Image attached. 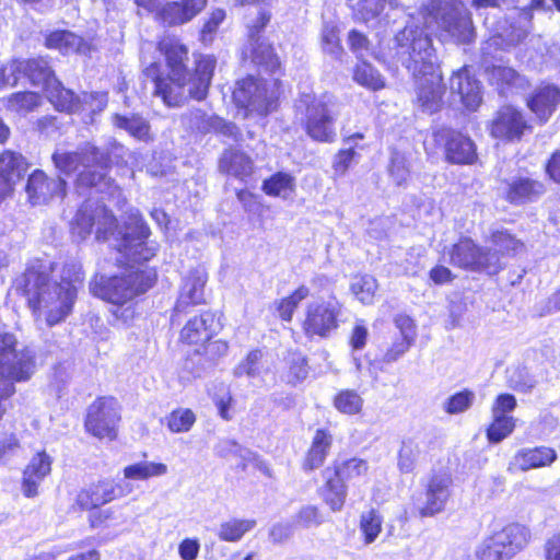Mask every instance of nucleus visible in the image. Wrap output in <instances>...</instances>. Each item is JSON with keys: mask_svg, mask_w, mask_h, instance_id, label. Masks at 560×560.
<instances>
[{"mask_svg": "<svg viewBox=\"0 0 560 560\" xmlns=\"http://www.w3.org/2000/svg\"><path fill=\"white\" fill-rule=\"evenodd\" d=\"M487 538L498 551H502L504 560H511L527 546L530 534L525 526L513 523L492 533Z\"/></svg>", "mask_w": 560, "mask_h": 560, "instance_id": "18", "label": "nucleus"}, {"mask_svg": "<svg viewBox=\"0 0 560 560\" xmlns=\"http://www.w3.org/2000/svg\"><path fill=\"white\" fill-rule=\"evenodd\" d=\"M516 406V398L513 395L501 394L495 398L491 407V415L509 416L508 413L512 412Z\"/></svg>", "mask_w": 560, "mask_h": 560, "instance_id": "62", "label": "nucleus"}, {"mask_svg": "<svg viewBox=\"0 0 560 560\" xmlns=\"http://www.w3.org/2000/svg\"><path fill=\"white\" fill-rule=\"evenodd\" d=\"M289 371L285 381L289 384H296L306 378L308 368L305 358L300 353H293L289 360Z\"/></svg>", "mask_w": 560, "mask_h": 560, "instance_id": "54", "label": "nucleus"}, {"mask_svg": "<svg viewBox=\"0 0 560 560\" xmlns=\"http://www.w3.org/2000/svg\"><path fill=\"white\" fill-rule=\"evenodd\" d=\"M219 167L221 172L240 179L252 175L254 170L252 159L245 153L234 149L226 150L222 154Z\"/></svg>", "mask_w": 560, "mask_h": 560, "instance_id": "30", "label": "nucleus"}, {"mask_svg": "<svg viewBox=\"0 0 560 560\" xmlns=\"http://www.w3.org/2000/svg\"><path fill=\"white\" fill-rule=\"evenodd\" d=\"M46 46L60 50L62 54H70L73 51L85 52L86 45L83 39L75 34L67 31H57L51 33L46 38Z\"/></svg>", "mask_w": 560, "mask_h": 560, "instance_id": "38", "label": "nucleus"}, {"mask_svg": "<svg viewBox=\"0 0 560 560\" xmlns=\"http://www.w3.org/2000/svg\"><path fill=\"white\" fill-rule=\"evenodd\" d=\"M474 400L475 394L465 389L448 397L443 404V409L450 415L462 413L470 408Z\"/></svg>", "mask_w": 560, "mask_h": 560, "instance_id": "53", "label": "nucleus"}, {"mask_svg": "<svg viewBox=\"0 0 560 560\" xmlns=\"http://www.w3.org/2000/svg\"><path fill=\"white\" fill-rule=\"evenodd\" d=\"M452 478L446 475H434L428 483L424 503L418 508L421 517H431L441 513L451 497Z\"/></svg>", "mask_w": 560, "mask_h": 560, "instance_id": "19", "label": "nucleus"}, {"mask_svg": "<svg viewBox=\"0 0 560 560\" xmlns=\"http://www.w3.org/2000/svg\"><path fill=\"white\" fill-rule=\"evenodd\" d=\"M396 49L402 65L420 75L417 84V102L423 112L435 113L442 106L444 86L442 74L435 67L436 56L432 40L418 25L410 23L396 36Z\"/></svg>", "mask_w": 560, "mask_h": 560, "instance_id": "2", "label": "nucleus"}, {"mask_svg": "<svg viewBox=\"0 0 560 560\" xmlns=\"http://www.w3.org/2000/svg\"><path fill=\"white\" fill-rule=\"evenodd\" d=\"M335 408L345 415H357L362 410L363 398L353 389H343L334 398Z\"/></svg>", "mask_w": 560, "mask_h": 560, "instance_id": "46", "label": "nucleus"}, {"mask_svg": "<svg viewBox=\"0 0 560 560\" xmlns=\"http://www.w3.org/2000/svg\"><path fill=\"white\" fill-rule=\"evenodd\" d=\"M118 234L121 235L118 252L129 262L140 264L151 259L156 254L158 246L147 241L150 231L141 218L132 217L131 226H128L125 233L118 232Z\"/></svg>", "mask_w": 560, "mask_h": 560, "instance_id": "14", "label": "nucleus"}, {"mask_svg": "<svg viewBox=\"0 0 560 560\" xmlns=\"http://www.w3.org/2000/svg\"><path fill=\"white\" fill-rule=\"evenodd\" d=\"M96 226L95 236L98 241H106L115 233L116 220L114 215L103 206L91 209L84 205L75 214L71 224V232L74 237L84 241Z\"/></svg>", "mask_w": 560, "mask_h": 560, "instance_id": "13", "label": "nucleus"}, {"mask_svg": "<svg viewBox=\"0 0 560 560\" xmlns=\"http://www.w3.org/2000/svg\"><path fill=\"white\" fill-rule=\"evenodd\" d=\"M331 470L334 476L339 477L343 482L361 480L368 475L369 464L362 458L353 457L336 465Z\"/></svg>", "mask_w": 560, "mask_h": 560, "instance_id": "40", "label": "nucleus"}, {"mask_svg": "<svg viewBox=\"0 0 560 560\" xmlns=\"http://www.w3.org/2000/svg\"><path fill=\"white\" fill-rule=\"evenodd\" d=\"M323 474L325 478L323 489L324 501L331 511L338 512L343 508L347 497V487L339 477L334 476L330 467H327Z\"/></svg>", "mask_w": 560, "mask_h": 560, "instance_id": "32", "label": "nucleus"}, {"mask_svg": "<svg viewBox=\"0 0 560 560\" xmlns=\"http://www.w3.org/2000/svg\"><path fill=\"white\" fill-rule=\"evenodd\" d=\"M155 280L154 269L131 266L119 275L95 276L90 291L112 305L110 314L116 324L128 325L136 316V298L145 293Z\"/></svg>", "mask_w": 560, "mask_h": 560, "instance_id": "3", "label": "nucleus"}, {"mask_svg": "<svg viewBox=\"0 0 560 560\" xmlns=\"http://www.w3.org/2000/svg\"><path fill=\"white\" fill-rule=\"evenodd\" d=\"M434 141L444 147L446 160L454 164H471L477 155L474 142L466 136L448 128L433 132Z\"/></svg>", "mask_w": 560, "mask_h": 560, "instance_id": "16", "label": "nucleus"}, {"mask_svg": "<svg viewBox=\"0 0 560 560\" xmlns=\"http://www.w3.org/2000/svg\"><path fill=\"white\" fill-rule=\"evenodd\" d=\"M377 289V280L371 275L354 276L350 282L351 293L363 305H371L374 303Z\"/></svg>", "mask_w": 560, "mask_h": 560, "instance_id": "39", "label": "nucleus"}, {"mask_svg": "<svg viewBox=\"0 0 560 560\" xmlns=\"http://www.w3.org/2000/svg\"><path fill=\"white\" fill-rule=\"evenodd\" d=\"M35 371L34 354L26 347H20L16 337L0 332V380L13 383L25 382Z\"/></svg>", "mask_w": 560, "mask_h": 560, "instance_id": "8", "label": "nucleus"}, {"mask_svg": "<svg viewBox=\"0 0 560 560\" xmlns=\"http://www.w3.org/2000/svg\"><path fill=\"white\" fill-rule=\"evenodd\" d=\"M47 98L54 105L57 110L74 113L81 109H85V106L90 104V109L102 110L107 104V94L96 93L88 94L84 93L83 97L75 96L72 91L67 90L56 79L50 81V84L45 89Z\"/></svg>", "mask_w": 560, "mask_h": 560, "instance_id": "15", "label": "nucleus"}, {"mask_svg": "<svg viewBox=\"0 0 560 560\" xmlns=\"http://www.w3.org/2000/svg\"><path fill=\"white\" fill-rule=\"evenodd\" d=\"M196 422V416L188 408H179L170 413L167 417V428L173 433L188 432Z\"/></svg>", "mask_w": 560, "mask_h": 560, "instance_id": "49", "label": "nucleus"}, {"mask_svg": "<svg viewBox=\"0 0 560 560\" xmlns=\"http://www.w3.org/2000/svg\"><path fill=\"white\" fill-rule=\"evenodd\" d=\"M133 491L130 482L116 485L112 480H101L90 488L82 490L77 498L78 504L85 510L95 509L113 501L116 498L125 497Z\"/></svg>", "mask_w": 560, "mask_h": 560, "instance_id": "17", "label": "nucleus"}, {"mask_svg": "<svg viewBox=\"0 0 560 560\" xmlns=\"http://www.w3.org/2000/svg\"><path fill=\"white\" fill-rule=\"evenodd\" d=\"M208 275L203 267L192 269L185 278L176 303V310L182 311L190 304L203 301V288Z\"/></svg>", "mask_w": 560, "mask_h": 560, "instance_id": "25", "label": "nucleus"}, {"mask_svg": "<svg viewBox=\"0 0 560 560\" xmlns=\"http://www.w3.org/2000/svg\"><path fill=\"white\" fill-rule=\"evenodd\" d=\"M224 18L225 12L222 9H217L211 12L210 18L206 21L201 30V40L203 43H210L212 40L213 34L217 32Z\"/></svg>", "mask_w": 560, "mask_h": 560, "instance_id": "61", "label": "nucleus"}, {"mask_svg": "<svg viewBox=\"0 0 560 560\" xmlns=\"http://www.w3.org/2000/svg\"><path fill=\"white\" fill-rule=\"evenodd\" d=\"M26 170L27 164L21 154L5 151L0 155V178L7 182L10 192Z\"/></svg>", "mask_w": 560, "mask_h": 560, "instance_id": "34", "label": "nucleus"}, {"mask_svg": "<svg viewBox=\"0 0 560 560\" xmlns=\"http://www.w3.org/2000/svg\"><path fill=\"white\" fill-rule=\"evenodd\" d=\"M83 281L81 268L65 266L60 281L50 279L47 268H30L23 276V291L37 319L48 326L63 322L71 313Z\"/></svg>", "mask_w": 560, "mask_h": 560, "instance_id": "1", "label": "nucleus"}, {"mask_svg": "<svg viewBox=\"0 0 560 560\" xmlns=\"http://www.w3.org/2000/svg\"><path fill=\"white\" fill-rule=\"evenodd\" d=\"M255 526V520L230 518L219 525L217 536L222 541L237 542Z\"/></svg>", "mask_w": 560, "mask_h": 560, "instance_id": "37", "label": "nucleus"}, {"mask_svg": "<svg viewBox=\"0 0 560 560\" xmlns=\"http://www.w3.org/2000/svg\"><path fill=\"white\" fill-rule=\"evenodd\" d=\"M323 516L314 505L302 508L294 517V523L302 527L318 526L323 523Z\"/></svg>", "mask_w": 560, "mask_h": 560, "instance_id": "59", "label": "nucleus"}, {"mask_svg": "<svg viewBox=\"0 0 560 560\" xmlns=\"http://www.w3.org/2000/svg\"><path fill=\"white\" fill-rule=\"evenodd\" d=\"M332 436L323 429L315 432L312 445L305 457L303 468L305 470H314L320 467L330 450Z\"/></svg>", "mask_w": 560, "mask_h": 560, "instance_id": "33", "label": "nucleus"}, {"mask_svg": "<svg viewBox=\"0 0 560 560\" xmlns=\"http://www.w3.org/2000/svg\"><path fill=\"white\" fill-rule=\"evenodd\" d=\"M228 343L223 340L217 339L206 341V343L196 348L195 351L199 354H203L209 360H217L223 357L228 352Z\"/></svg>", "mask_w": 560, "mask_h": 560, "instance_id": "60", "label": "nucleus"}, {"mask_svg": "<svg viewBox=\"0 0 560 560\" xmlns=\"http://www.w3.org/2000/svg\"><path fill=\"white\" fill-rule=\"evenodd\" d=\"M475 560H504L502 551H498L486 537L475 550Z\"/></svg>", "mask_w": 560, "mask_h": 560, "instance_id": "63", "label": "nucleus"}, {"mask_svg": "<svg viewBox=\"0 0 560 560\" xmlns=\"http://www.w3.org/2000/svg\"><path fill=\"white\" fill-rule=\"evenodd\" d=\"M490 81L503 91L505 86H523L524 80L512 68L498 66L491 69Z\"/></svg>", "mask_w": 560, "mask_h": 560, "instance_id": "48", "label": "nucleus"}, {"mask_svg": "<svg viewBox=\"0 0 560 560\" xmlns=\"http://www.w3.org/2000/svg\"><path fill=\"white\" fill-rule=\"evenodd\" d=\"M450 262L463 269L482 270L488 273H497L501 268L497 253L478 247L470 238H462L453 245Z\"/></svg>", "mask_w": 560, "mask_h": 560, "instance_id": "11", "label": "nucleus"}, {"mask_svg": "<svg viewBox=\"0 0 560 560\" xmlns=\"http://www.w3.org/2000/svg\"><path fill=\"white\" fill-rule=\"evenodd\" d=\"M542 191V185L529 179H518L510 185L508 199L511 202L521 203L530 200Z\"/></svg>", "mask_w": 560, "mask_h": 560, "instance_id": "43", "label": "nucleus"}, {"mask_svg": "<svg viewBox=\"0 0 560 560\" xmlns=\"http://www.w3.org/2000/svg\"><path fill=\"white\" fill-rule=\"evenodd\" d=\"M168 472V467L164 463L156 462H137L126 466L122 469L124 478L130 481H144L151 478H159Z\"/></svg>", "mask_w": 560, "mask_h": 560, "instance_id": "35", "label": "nucleus"}, {"mask_svg": "<svg viewBox=\"0 0 560 560\" xmlns=\"http://www.w3.org/2000/svg\"><path fill=\"white\" fill-rule=\"evenodd\" d=\"M341 311L342 304L334 296L308 303L303 320L305 335L308 337H327L338 327Z\"/></svg>", "mask_w": 560, "mask_h": 560, "instance_id": "12", "label": "nucleus"}, {"mask_svg": "<svg viewBox=\"0 0 560 560\" xmlns=\"http://www.w3.org/2000/svg\"><path fill=\"white\" fill-rule=\"evenodd\" d=\"M360 528L366 544L373 542L382 530V517L375 510L361 515Z\"/></svg>", "mask_w": 560, "mask_h": 560, "instance_id": "52", "label": "nucleus"}, {"mask_svg": "<svg viewBox=\"0 0 560 560\" xmlns=\"http://www.w3.org/2000/svg\"><path fill=\"white\" fill-rule=\"evenodd\" d=\"M296 110L305 116V127L308 136L322 142L335 139L334 122L338 116V104L330 96L319 98L308 94L301 96Z\"/></svg>", "mask_w": 560, "mask_h": 560, "instance_id": "7", "label": "nucleus"}, {"mask_svg": "<svg viewBox=\"0 0 560 560\" xmlns=\"http://www.w3.org/2000/svg\"><path fill=\"white\" fill-rule=\"evenodd\" d=\"M51 457L45 452H37L23 470L22 493L26 498L38 494V487L51 471Z\"/></svg>", "mask_w": 560, "mask_h": 560, "instance_id": "21", "label": "nucleus"}, {"mask_svg": "<svg viewBox=\"0 0 560 560\" xmlns=\"http://www.w3.org/2000/svg\"><path fill=\"white\" fill-rule=\"evenodd\" d=\"M308 294V288L301 285L291 295L282 299L278 305L280 317L285 322H290L300 302L306 299Z\"/></svg>", "mask_w": 560, "mask_h": 560, "instance_id": "50", "label": "nucleus"}, {"mask_svg": "<svg viewBox=\"0 0 560 560\" xmlns=\"http://www.w3.org/2000/svg\"><path fill=\"white\" fill-rule=\"evenodd\" d=\"M66 183L61 178H48L42 171H35L28 177L26 192L32 205L48 202L55 197H63Z\"/></svg>", "mask_w": 560, "mask_h": 560, "instance_id": "20", "label": "nucleus"}, {"mask_svg": "<svg viewBox=\"0 0 560 560\" xmlns=\"http://www.w3.org/2000/svg\"><path fill=\"white\" fill-rule=\"evenodd\" d=\"M40 103V97L34 92H20L8 100V107L16 113L25 114L35 109Z\"/></svg>", "mask_w": 560, "mask_h": 560, "instance_id": "51", "label": "nucleus"}, {"mask_svg": "<svg viewBox=\"0 0 560 560\" xmlns=\"http://www.w3.org/2000/svg\"><path fill=\"white\" fill-rule=\"evenodd\" d=\"M277 81L271 83L254 77L245 78L237 82L233 91L234 102L250 113L260 116L267 115L277 98Z\"/></svg>", "mask_w": 560, "mask_h": 560, "instance_id": "9", "label": "nucleus"}, {"mask_svg": "<svg viewBox=\"0 0 560 560\" xmlns=\"http://www.w3.org/2000/svg\"><path fill=\"white\" fill-rule=\"evenodd\" d=\"M18 70L23 72L34 85L43 86L44 90L56 80L48 62L42 58L18 61V65L11 67V72Z\"/></svg>", "mask_w": 560, "mask_h": 560, "instance_id": "31", "label": "nucleus"}, {"mask_svg": "<svg viewBox=\"0 0 560 560\" xmlns=\"http://www.w3.org/2000/svg\"><path fill=\"white\" fill-rule=\"evenodd\" d=\"M560 104V89L552 84L538 86L528 100V107L540 121H547Z\"/></svg>", "mask_w": 560, "mask_h": 560, "instance_id": "27", "label": "nucleus"}, {"mask_svg": "<svg viewBox=\"0 0 560 560\" xmlns=\"http://www.w3.org/2000/svg\"><path fill=\"white\" fill-rule=\"evenodd\" d=\"M421 15L427 27L435 31L442 40L466 44L475 38L471 15L458 0H429Z\"/></svg>", "mask_w": 560, "mask_h": 560, "instance_id": "5", "label": "nucleus"}, {"mask_svg": "<svg viewBox=\"0 0 560 560\" xmlns=\"http://www.w3.org/2000/svg\"><path fill=\"white\" fill-rule=\"evenodd\" d=\"M264 191L273 197L288 199L294 191V177L287 173H277L264 182Z\"/></svg>", "mask_w": 560, "mask_h": 560, "instance_id": "41", "label": "nucleus"}, {"mask_svg": "<svg viewBox=\"0 0 560 560\" xmlns=\"http://www.w3.org/2000/svg\"><path fill=\"white\" fill-rule=\"evenodd\" d=\"M160 50L165 57L168 72L174 75L188 73L185 62L188 59V49L175 37H165L160 42Z\"/></svg>", "mask_w": 560, "mask_h": 560, "instance_id": "29", "label": "nucleus"}, {"mask_svg": "<svg viewBox=\"0 0 560 560\" xmlns=\"http://www.w3.org/2000/svg\"><path fill=\"white\" fill-rule=\"evenodd\" d=\"M249 51V57L252 58L254 63L258 66H264L266 67L267 70L271 72L279 68L280 62L278 60V57L275 55L271 45L267 43L264 38L252 36Z\"/></svg>", "mask_w": 560, "mask_h": 560, "instance_id": "36", "label": "nucleus"}, {"mask_svg": "<svg viewBox=\"0 0 560 560\" xmlns=\"http://www.w3.org/2000/svg\"><path fill=\"white\" fill-rule=\"evenodd\" d=\"M113 122L117 128L125 129L128 133L139 140H148L150 126L149 124L139 116H120L115 115Z\"/></svg>", "mask_w": 560, "mask_h": 560, "instance_id": "45", "label": "nucleus"}, {"mask_svg": "<svg viewBox=\"0 0 560 560\" xmlns=\"http://www.w3.org/2000/svg\"><path fill=\"white\" fill-rule=\"evenodd\" d=\"M215 62L213 56L199 57L194 75L189 73L174 75L168 72L166 77H163L156 74L155 63L148 67L145 73L154 77V94L160 96L165 105L176 107L184 104L189 97L200 101L207 96Z\"/></svg>", "mask_w": 560, "mask_h": 560, "instance_id": "4", "label": "nucleus"}, {"mask_svg": "<svg viewBox=\"0 0 560 560\" xmlns=\"http://www.w3.org/2000/svg\"><path fill=\"white\" fill-rule=\"evenodd\" d=\"M556 459L557 452L551 447L538 446L534 448H522L513 456L508 470L511 472L527 471L529 469L549 466Z\"/></svg>", "mask_w": 560, "mask_h": 560, "instance_id": "23", "label": "nucleus"}, {"mask_svg": "<svg viewBox=\"0 0 560 560\" xmlns=\"http://www.w3.org/2000/svg\"><path fill=\"white\" fill-rule=\"evenodd\" d=\"M450 89L457 94L463 105L469 110H476L481 103L480 83L464 67L456 71L450 81Z\"/></svg>", "mask_w": 560, "mask_h": 560, "instance_id": "22", "label": "nucleus"}, {"mask_svg": "<svg viewBox=\"0 0 560 560\" xmlns=\"http://www.w3.org/2000/svg\"><path fill=\"white\" fill-rule=\"evenodd\" d=\"M196 119L197 121L192 127L200 131H207L209 130V127H212L225 136L236 137L237 128L233 124L225 122L219 118L212 119L211 121L205 120V115H201L200 113L196 115Z\"/></svg>", "mask_w": 560, "mask_h": 560, "instance_id": "55", "label": "nucleus"}, {"mask_svg": "<svg viewBox=\"0 0 560 560\" xmlns=\"http://www.w3.org/2000/svg\"><path fill=\"white\" fill-rule=\"evenodd\" d=\"M388 174L395 185L407 184L410 178V161L407 154L397 150L392 151Z\"/></svg>", "mask_w": 560, "mask_h": 560, "instance_id": "42", "label": "nucleus"}, {"mask_svg": "<svg viewBox=\"0 0 560 560\" xmlns=\"http://www.w3.org/2000/svg\"><path fill=\"white\" fill-rule=\"evenodd\" d=\"M357 83L371 90H380L385 85L382 75L369 63H359L353 73Z\"/></svg>", "mask_w": 560, "mask_h": 560, "instance_id": "47", "label": "nucleus"}, {"mask_svg": "<svg viewBox=\"0 0 560 560\" xmlns=\"http://www.w3.org/2000/svg\"><path fill=\"white\" fill-rule=\"evenodd\" d=\"M526 125L521 115L511 106L503 107L491 126V135L495 138L513 140L520 138Z\"/></svg>", "mask_w": 560, "mask_h": 560, "instance_id": "26", "label": "nucleus"}, {"mask_svg": "<svg viewBox=\"0 0 560 560\" xmlns=\"http://www.w3.org/2000/svg\"><path fill=\"white\" fill-rule=\"evenodd\" d=\"M420 450L412 442H404L399 451L398 467L402 472H410L413 470Z\"/></svg>", "mask_w": 560, "mask_h": 560, "instance_id": "57", "label": "nucleus"}, {"mask_svg": "<svg viewBox=\"0 0 560 560\" xmlns=\"http://www.w3.org/2000/svg\"><path fill=\"white\" fill-rule=\"evenodd\" d=\"M215 317L211 313H202L190 318L180 331V340L197 348L209 341L215 334Z\"/></svg>", "mask_w": 560, "mask_h": 560, "instance_id": "24", "label": "nucleus"}, {"mask_svg": "<svg viewBox=\"0 0 560 560\" xmlns=\"http://www.w3.org/2000/svg\"><path fill=\"white\" fill-rule=\"evenodd\" d=\"M262 353L260 350L250 351L246 358L237 364L234 370L236 376L246 375L248 377H255L259 374V363L261 361Z\"/></svg>", "mask_w": 560, "mask_h": 560, "instance_id": "56", "label": "nucleus"}, {"mask_svg": "<svg viewBox=\"0 0 560 560\" xmlns=\"http://www.w3.org/2000/svg\"><path fill=\"white\" fill-rule=\"evenodd\" d=\"M494 247L490 248L491 253H497L501 258V255L509 254L510 252H517L523 245L515 240L511 234L505 232H499L493 235Z\"/></svg>", "mask_w": 560, "mask_h": 560, "instance_id": "58", "label": "nucleus"}, {"mask_svg": "<svg viewBox=\"0 0 560 560\" xmlns=\"http://www.w3.org/2000/svg\"><path fill=\"white\" fill-rule=\"evenodd\" d=\"M52 161L65 174L78 173L79 187H95L103 191L109 185L105 173L107 156L93 145H85L75 152L57 151Z\"/></svg>", "mask_w": 560, "mask_h": 560, "instance_id": "6", "label": "nucleus"}, {"mask_svg": "<svg viewBox=\"0 0 560 560\" xmlns=\"http://www.w3.org/2000/svg\"><path fill=\"white\" fill-rule=\"evenodd\" d=\"M120 422V406L114 397H101L93 401L85 419L88 432L97 439L115 440Z\"/></svg>", "mask_w": 560, "mask_h": 560, "instance_id": "10", "label": "nucleus"}, {"mask_svg": "<svg viewBox=\"0 0 560 560\" xmlns=\"http://www.w3.org/2000/svg\"><path fill=\"white\" fill-rule=\"evenodd\" d=\"M200 551L197 538H185L178 545V555L182 560H196Z\"/></svg>", "mask_w": 560, "mask_h": 560, "instance_id": "64", "label": "nucleus"}, {"mask_svg": "<svg viewBox=\"0 0 560 560\" xmlns=\"http://www.w3.org/2000/svg\"><path fill=\"white\" fill-rule=\"evenodd\" d=\"M207 0L171 2L161 10V19L167 24H182L191 20L206 5Z\"/></svg>", "mask_w": 560, "mask_h": 560, "instance_id": "28", "label": "nucleus"}, {"mask_svg": "<svg viewBox=\"0 0 560 560\" xmlns=\"http://www.w3.org/2000/svg\"><path fill=\"white\" fill-rule=\"evenodd\" d=\"M516 419L512 416L492 415V422L487 429V439L490 443H500L515 429Z\"/></svg>", "mask_w": 560, "mask_h": 560, "instance_id": "44", "label": "nucleus"}]
</instances>
